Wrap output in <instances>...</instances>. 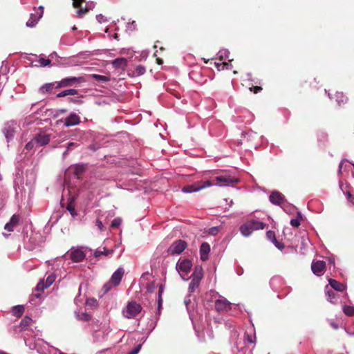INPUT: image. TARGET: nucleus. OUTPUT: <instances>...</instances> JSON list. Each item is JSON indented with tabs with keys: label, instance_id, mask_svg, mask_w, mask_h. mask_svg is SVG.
Here are the masks:
<instances>
[{
	"label": "nucleus",
	"instance_id": "obj_1",
	"mask_svg": "<svg viewBox=\"0 0 354 354\" xmlns=\"http://www.w3.org/2000/svg\"><path fill=\"white\" fill-rule=\"evenodd\" d=\"M265 225L264 223L252 219L243 224L240 227V232L243 236H248L254 230L263 229Z\"/></svg>",
	"mask_w": 354,
	"mask_h": 354
},
{
	"label": "nucleus",
	"instance_id": "obj_2",
	"mask_svg": "<svg viewBox=\"0 0 354 354\" xmlns=\"http://www.w3.org/2000/svg\"><path fill=\"white\" fill-rule=\"evenodd\" d=\"M18 129L19 126L14 120H10L4 123L2 129V133L4 135L7 142H10L13 140Z\"/></svg>",
	"mask_w": 354,
	"mask_h": 354
},
{
	"label": "nucleus",
	"instance_id": "obj_3",
	"mask_svg": "<svg viewBox=\"0 0 354 354\" xmlns=\"http://www.w3.org/2000/svg\"><path fill=\"white\" fill-rule=\"evenodd\" d=\"M142 306L137 302L132 301L128 302L126 308L122 310V315L124 317L132 319L138 315L142 311Z\"/></svg>",
	"mask_w": 354,
	"mask_h": 354
},
{
	"label": "nucleus",
	"instance_id": "obj_4",
	"mask_svg": "<svg viewBox=\"0 0 354 354\" xmlns=\"http://www.w3.org/2000/svg\"><path fill=\"white\" fill-rule=\"evenodd\" d=\"M214 185L211 180H201L194 183V184L185 186L182 188V192L184 193L196 192L207 187Z\"/></svg>",
	"mask_w": 354,
	"mask_h": 354
},
{
	"label": "nucleus",
	"instance_id": "obj_5",
	"mask_svg": "<svg viewBox=\"0 0 354 354\" xmlns=\"http://www.w3.org/2000/svg\"><path fill=\"white\" fill-rule=\"evenodd\" d=\"M238 178L234 176H231L227 174L216 176L214 181H211L214 185L218 186H228L231 184L237 183Z\"/></svg>",
	"mask_w": 354,
	"mask_h": 354
},
{
	"label": "nucleus",
	"instance_id": "obj_6",
	"mask_svg": "<svg viewBox=\"0 0 354 354\" xmlns=\"http://www.w3.org/2000/svg\"><path fill=\"white\" fill-rule=\"evenodd\" d=\"M187 243L181 239L174 241L168 248L167 252L171 255L181 254L187 248Z\"/></svg>",
	"mask_w": 354,
	"mask_h": 354
},
{
	"label": "nucleus",
	"instance_id": "obj_7",
	"mask_svg": "<svg viewBox=\"0 0 354 354\" xmlns=\"http://www.w3.org/2000/svg\"><path fill=\"white\" fill-rule=\"evenodd\" d=\"M73 5L75 8H78L77 11V16L82 17L88 11L92 10L95 4L93 2L86 3L84 8L82 7V3L84 2V0H73Z\"/></svg>",
	"mask_w": 354,
	"mask_h": 354
},
{
	"label": "nucleus",
	"instance_id": "obj_8",
	"mask_svg": "<svg viewBox=\"0 0 354 354\" xmlns=\"http://www.w3.org/2000/svg\"><path fill=\"white\" fill-rule=\"evenodd\" d=\"M232 304L225 297H221L215 301V309L218 313H227L232 308Z\"/></svg>",
	"mask_w": 354,
	"mask_h": 354
},
{
	"label": "nucleus",
	"instance_id": "obj_9",
	"mask_svg": "<svg viewBox=\"0 0 354 354\" xmlns=\"http://www.w3.org/2000/svg\"><path fill=\"white\" fill-rule=\"evenodd\" d=\"M35 13H31L30 19L26 22V26L30 28L35 27L44 14V7L39 6Z\"/></svg>",
	"mask_w": 354,
	"mask_h": 354
},
{
	"label": "nucleus",
	"instance_id": "obj_10",
	"mask_svg": "<svg viewBox=\"0 0 354 354\" xmlns=\"http://www.w3.org/2000/svg\"><path fill=\"white\" fill-rule=\"evenodd\" d=\"M192 266V263L191 261H189V259H185L181 261H178V262L176 264V270L180 274L182 279H186L183 277V273L187 274L188 272H189Z\"/></svg>",
	"mask_w": 354,
	"mask_h": 354
},
{
	"label": "nucleus",
	"instance_id": "obj_11",
	"mask_svg": "<svg viewBox=\"0 0 354 354\" xmlns=\"http://www.w3.org/2000/svg\"><path fill=\"white\" fill-rule=\"evenodd\" d=\"M66 255L69 257L73 262L76 263L82 261L86 256L83 250L80 248H72L67 252Z\"/></svg>",
	"mask_w": 354,
	"mask_h": 354
},
{
	"label": "nucleus",
	"instance_id": "obj_12",
	"mask_svg": "<svg viewBox=\"0 0 354 354\" xmlns=\"http://www.w3.org/2000/svg\"><path fill=\"white\" fill-rule=\"evenodd\" d=\"M84 82V79L82 77H71L62 79L59 83H57V88H61L64 86H72L77 83Z\"/></svg>",
	"mask_w": 354,
	"mask_h": 354
},
{
	"label": "nucleus",
	"instance_id": "obj_13",
	"mask_svg": "<svg viewBox=\"0 0 354 354\" xmlns=\"http://www.w3.org/2000/svg\"><path fill=\"white\" fill-rule=\"evenodd\" d=\"M326 263L323 261H313L311 270L317 276H322L325 270Z\"/></svg>",
	"mask_w": 354,
	"mask_h": 354
},
{
	"label": "nucleus",
	"instance_id": "obj_14",
	"mask_svg": "<svg viewBox=\"0 0 354 354\" xmlns=\"http://www.w3.org/2000/svg\"><path fill=\"white\" fill-rule=\"evenodd\" d=\"M270 201L274 205H281L283 204L285 201L284 196L279 192L277 191H273L270 196H269Z\"/></svg>",
	"mask_w": 354,
	"mask_h": 354
},
{
	"label": "nucleus",
	"instance_id": "obj_15",
	"mask_svg": "<svg viewBox=\"0 0 354 354\" xmlns=\"http://www.w3.org/2000/svg\"><path fill=\"white\" fill-rule=\"evenodd\" d=\"M20 218L19 214H13L9 222L5 225L4 229L9 232H13L15 227L19 224Z\"/></svg>",
	"mask_w": 354,
	"mask_h": 354
},
{
	"label": "nucleus",
	"instance_id": "obj_16",
	"mask_svg": "<svg viewBox=\"0 0 354 354\" xmlns=\"http://www.w3.org/2000/svg\"><path fill=\"white\" fill-rule=\"evenodd\" d=\"M80 122V118L75 113H71L64 120V126L66 127H73L79 124Z\"/></svg>",
	"mask_w": 354,
	"mask_h": 354
},
{
	"label": "nucleus",
	"instance_id": "obj_17",
	"mask_svg": "<svg viewBox=\"0 0 354 354\" xmlns=\"http://www.w3.org/2000/svg\"><path fill=\"white\" fill-rule=\"evenodd\" d=\"M124 270L122 268H118L112 274L111 277V282L113 286H118L122 280V278L124 275Z\"/></svg>",
	"mask_w": 354,
	"mask_h": 354
},
{
	"label": "nucleus",
	"instance_id": "obj_18",
	"mask_svg": "<svg viewBox=\"0 0 354 354\" xmlns=\"http://www.w3.org/2000/svg\"><path fill=\"white\" fill-rule=\"evenodd\" d=\"M210 252V245L207 242H203L200 247V256L203 261H206L209 259Z\"/></svg>",
	"mask_w": 354,
	"mask_h": 354
},
{
	"label": "nucleus",
	"instance_id": "obj_19",
	"mask_svg": "<svg viewBox=\"0 0 354 354\" xmlns=\"http://www.w3.org/2000/svg\"><path fill=\"white\" fill-rule=\"evenodd\" d=\"M34 140L37 145L44 146L50 142V135L46 133H40L34 138Z\"/></svg>",
	"mask_w": 354,
	"mask_h": 354
},
{
	"label": "nucleus",
	"instance_id": "obj_20",
	"mask_svg": "<svg viewBox=\"0 0 354 354\" xmlns=\"http://www.w3.org/2000/svg\"><path fill=\"white\" fill-rule=\"evenodd\" d=\"M68 171L73 172L77 178H80L85 171V165L77 164L69 167Z\"/></svg>",
	"mask_w": 354,
	"mask_h": 354
},
{
	"label": "nucleus",
	"instance_id": "obj_21",
	"mask_svg": "<svg viewBox=\"0 0 354 354\" xmlns=\"http://www.w3.org/2000/svg\"><path fill=\"white\" fill-rule=\"evenodd\" d=\"M283 283V279L280 276L273 277L270 281V286L274 291H277Z\"/></svg>",
	"mask_w": 354,
	"mask_h": 354
},
{
	"label": "nucleus",
	"instance_id": "obj_22",
	"mask_svg": "<svg viewBox=\"0 0 354 354\" xmlns=\"http://www.w3.org/2000/svg\"><path fill=\"white\" fill-rule=\"evenodd\" d=\"M55 280V276L54 274H50L48 276V277L46 279L45 283L43 282L39 283L37 286V290H44V288H48L50 286L53 284V283Z\"/></svg>",
	"mask_w": 354,
	"mask_h": 354
},
{
	"label": "nucleus",
	"instance_id": "obj_23",
	"mask_svg": "<svg viewBox=\"0 0 354 354\" xmlns=\"http://www.w3.org/2000/svg\"><path fill=\"white\" fill-rule=\"evenodd\" d=\"M111 64H112L113 66L116 69H118V68L124 69V68L127 65V60L123 57L117 58V59L113 60Z\"/></svg>",
	"mask_w": 354,
	"mask_h": 354
},
{
	"label": "nucleus",
	"instance_id": "obj_24",
	"mask_svg": "<svg viewBox=\"0 0 354 354\" xmlns=\"http://www.w3.org/2000/svg\"><path fill=\"white\" fill-rule=\"evenodd\" d=\"M330 286L335 290L338 292H342L345 290L346 286L343 283H339L335 279H329Z\"/></svg>",
	"mask_w": 354,
	"mask_h": 354
},
{
	"label": "nucleus",
	"instance_id": "obj_25",
	"mask_svg": "<svg viewBox=\"0 0 354 354\" xmlns=\"http://www.w3.org/2000/svg\"><path fill=\"white\" fill-rule=\"evenodd\" d=\"M203 277V270L201 266H197L194 268V272L192 275V279L201 281Z\"/></svg>",
	"mask_w": 354,
	"mask_h": 354
},
{
	"label": "nucleus",
	"instance_id": "obj_26",
	"mask_svg": "<svg viewBox=\"0 0 354 354\" xmlns=\"http://www.w3.org/2000/svg\"><path fill=\"white\" fill-rule=\"evenodd\" d=\"M113 252V250H108L105 247L97 249L95 252L94 255L95 257H99L102 254H104L105 256H110Z\"/></svg>",
	"mask_w": 354,
	"mask_h": 354
},
{
	"label": "nucleus",
	"instance_id": "obj_27",
	"mask_svg": "<svg viewBox=\"0 0 354 354\" xmlns=\"http://www.w3.org/2000/svg\"><path fill=\"white\" fill-rule=\"evenodd\" d=\"M327 300L330 303L335 304L337 301V294L334 290H326Z\"/></svg>",
	"mask_w": 354,
	"mask_h": 354
},
{
	"label": "nucleus",
	"instance_id": "obj_28",
	"mask_svg": "<svg viewBox=\"0 0 354 354\" xmlns=\"http://www.w3.org/2000/svg\"><path fill=\"white\" fill-rule=\"evenodd\" d=\"M77 94V91L74 88H70L62 91L57 95V97H63L67 95H75Z\"/></svg>",
	"mask_w": 354,
	"mask_h": 354
},
{
	"label": "nucleus",
	"instance_id": "obj_29",
	"mask_svg": "<svg viewBox=\"0 0 354 354\" xmlns=\"http://www.w3.org/2000/svg\"><path fill=\"white\" fill-rule=\"evenodd\" d=\"M55 84L54 83H48L43 86H41L39 88V91L41 93H47L50 92L53 88H54Z\"/></svg>",
	"mask_w": 354,
	"mask_h": 354
},
{
	"label": "nucleus",
	"instance_id": "obj_30",
	"mask_svg": "<svg viewBox=\"0 0 354 354\" xmlns=\"http://www.w3.org/2000/svg\"><path fill=\"white\" fill-rule=\"evenodd\" d=\"M231 62V60H229V62H223V63H217V62H215V66L216 67V68L218 69V71H221V70H223L225 68L226 69H230L232 68V64H230Z\"/></svg>",
	"mask_w": 354,
	"mask_h": 354
},
{
	"label": "nucleus",
	"instance_id": "obj_31",
	"mask_svg": "<svg viewBox=\"0 0 354 354\" xmlns=\"http://www.w3.org/2000/svg\"><path fill=\"white\" fill-rule=\"evenodd\" d=\"M165 286L162 284H160L159 286V290H158V310L160 309L162 304V295L164 292Z\"/></svg>",
	"mask_w": 354,
	"mask_h": 354
},
{
	"label": "nucleus",
	"instance_id": "obj_32",
	"mask_svg": "<svg viewBox=\"0 0 354 354\" xmlns=\"http://www.w3.org/2000/svg\"><path fill=\"white\" fill-rule=\"evenodd\" d=\"M24 310V306L19 305L12 307V312L15 316L19 317L22 315Z\"/></svg>",
	"mask_w": 354,
	"mask_h": 354
},
{
	"label": "nucleus",
	"instance_id": "obj_33",
	"mask_svg": "<svg viewBox=\"0 0 354 354\" xmlns=\"http://www.w3.org/2000/svg\"><path fill=\"white\" fill-rule=\"evenodd\" d=\"M91 77L97 82H107L110 80L109 77L101 75L98 74H91Z\"/></svg>",
	"mask_w": 354,
	"mask_h": 354
},
{
	"label": "nucleus",
	"instance_id": "obj_34",
	"mask_svg": "<svg viewBox=\"0 0 354 354\" xmlns=\"http://www.w3.org/2000/svg\"><path fill=\"white\" fill-rule=\"evenodd\" d=\"M200 283L201 281L192 279L189 285V292H194L195 290L199 286Z\"/></svg>",
	"mask_w": 354,
	"mask_h": 354
},
{
	"label": "nucleus",
	"instance_id": "obj_35",
	"mask_svg": "<svg viewBox=\"0 0 354 354\" xmlns=\"http://www.w3.org/2000/svg\"><path fill=\"white\" fill-rule=\"evenodd\" d=\"M347 97H345L342 93H336V102L338 105H341L342 104H344L347 102Z\"/></svg>",
	"mask_w": 354,
	"mask_h": 354
},
{
	"label": "nucleus",
	"instance_id": "obj_36",
	"mask_svg": "<svg viewBox=\"0 0 354 354\" xmlns=\"http://www.w3.org/2000/svg\"><path fill=\"white\" fill-rule=\"evenodd\" d=\"M32 322V320L31 318L26 317L21 321L20 325L21 328L26 329L28 326L31 324Z\"/></svg>",
	"mask_w": 354,
	"mask_h": 354
},
{
	"label": "nucleus",
	"instance_id": "obj_37",
	"mask_svg": "<svg viewBox=\"0 0 354 354\" xmlns=\"http://www.w3.org/2000/svg\"><path fill=\"white\" fill-rule=\"evenodd\" d=\"M344 313L348 316L354 315V306H343Z\"/></svg>",
	"mask_w": 354,
	"mask_h": 354
},
{
	"label": "nucleus",
	"instance_id": "obj_38",
	"mask_svg": "<svg viewBox=\"0 0 354 354\" xmlns=\"http://www.w3.org/2000/svg\"><path fill=\"white\" fill-rule=\"evenodd\" d=\"M229 55H230V52L227 49L221 50L218 53V57H219L220 60H225V59H226L227 58H228Z\"/></svg>",
	"mask_w": 354,
	"mask_h": 354
},
{
	"label": "nucleus",
	"instance_id": "obj_39",
	"mask_svg": "<svg viewBox=\"0 0 354 354\" xmlns=\"http://www.w3.org/2000/svg\"><path fill=\"white\" fill-rule=\"evenodd\" d=\"M75 315L77 316V318L80 320H84V321H88L91 319L90 315L87 314L86 313H77L75 312Z\"/></svg>",
	"mask_w": 354,
	"mask_h": 354
},
{
	"label": "nucleus",
	"instance_id": "obj_40",
	"mask_svg": "<svg viewBox=\"0 0 354 354\" xmlns=\"http://www.w3.org/2000/svg\"><path fill=\"white\" fill-rule=\"evenodd\" d=\"M145 67L142 65H139L136 67L134 73L137 75H142L145 73Z\"/></svg>",
	"mask_w": 354,
	"mask_h": 354
},
{
	"label": "nucleus",
	"instance_id": "obj_41",
	"mask_svg": "<svg viewBox=\"0 0 354 354\" xmlns=\"http://www.w3.org/2000/svg\"><path fill=\"white\" fill-rule=\"evenodd\" d=\"M37 145V143L35 142V140L33 139H32L30 141H29L25 146V149L27 150L28 151L32 150L35 146Z\"/></svg>",
	"mask_w": 354,
	"mask_h": 354
},
{
	"label": "nucleus",
	"instance_id": "obj_42",
	"mask_svg": "<svg viewBox=\"0 0 354 354\" xmlns=\"http://www.w3.org/2000/svg\"><path fill=\"white\" fill-rule=\"evenodd\" d=\"M142 344H137L134 348H133L131 351H129L127 354H138L141 348H142Z\"/></svg>",
	"mask_w": 354,
	"mask_h": 354
},
{
	"label": "nucleus",
	"instance_id": "obj_43",
	"mask_svg": "<svg viewBox=\"0 0 354 354\" xmlns=\"http://www.w3.org/2000/svg\"><path fill=\"white\" fill-rule=\"evenodd\" d=\"M112 285L113 283L111 282V281H109L103 286L102 291L104 292V294H106L111 290L112 288Z\"/></svg>",
	"mask_w": 354,
	"mask_h": 354
},
{
	"label": "nucleus",
	"instance_id": "obj_44",
	"mask_svg": "<svg viewBox=\"0 0 354 354\" xmlns=\"http://www.w3.org/2000/svg\"><path fill=\"white\" fill-rule=\"evenodd\" d=\"M122 223V219L119 217L114 218L111 222V227H118Z\"/></svg>",
	"mask_w": 354,
	"mask_h": 354
},
{
	"label": "nucleus",
	"instance_id": "obj_45",
	"mask_svg": "<svg viewBox=\"0 0 354 354\" xmlns=\"http://www.w3.org/2000/svg\"><path fill=\"white\" fill-rule=\"evenodd\" d=\"M41 66L45 67L48 66L51 61L49 59L40 58L38 61Z\"/></svg>",
	"mask_w": 354,
	"mask_h": 354
},
{
	"label": "nucleus",
	"instance_id": "obj_46",
	"mask_svg": "<svg viewBox=\"0 0 354 354\" xmlns=\"http://www.w3.org/2000/svg\"><path fill=\"white\" fill-rule=\"evenodd\" d=\"M266 236H267L268 239H269L272 242H273L274 241V239H276L275 234L272 230H270V231L267 232Z\"/></svg>",
	"mask_w": 354,
	"mask_h": 354
},
{
	"label": "nucleus",
	"instance_id": "obj_47",
	"mask_svg": "<svg viewBox=\"0 0 354 354\" xmlns=\"http://www.w3.org/2000/svg\"><path fill=\"white\" fill-rule=\"evenodd\" d=\"M290 225L292 227H298L300 225V221L299 218H292L290 220Z\"/></svg>",
	"mask_w": 354,
	"mask_h": 354
},
{
	"label": "nucleus",
	"instance_id": "obj_48",
	"mask_svg": "<svg viewBox=\"0 0 354 354\" xmlns=\"http://www.w3.org/2000/svg\"><path fill=\"white\" fill-rule=\"evenodd\" d=\"M67 210L71 213V214L73 216H75L77 214L76 212H75V207H74V206L71 203H69L67 205Z\"/></svg>",
	"mask_w": 354,
	"mask_h": 354
},
{
	"label": "nucleus",
	"instance_id": "obj_49",
	"mask_svg": "<svg viewBox=\"0 0 354 354\" xmlns=\"http://www.w3.org/2000/svg\"><path fill=\"white\" fill-rule=\"evenodd\" d=\"M82 288V285L81 284L79 288V295L74 299V301L77 305H79L80 303L81 304L82 302V299H80Z\"/></svg>",
	"mask_w": 354,
	"mask_h": 354
},
{
	"label": "nucleus",
	"instance_id": "obj_50",
	"mask_svg": "<svg viewBox=\"0 0 354 354\" xmlns=\"http://www.w3.org/2000/svg\"><path fill=\"white\" fill-rule=\"evenodd\" d=\"M275 247L278 248L279 250H282L284 248L283 243L279 242L277 239H274V241L272 242Z\"/></svg>",
	"mask_w": 354,
	"mask_h": 354
},
{
	"label": "nucleus",
	"instance_id": "obj_51",
	"mask_svg": "<svg viewBox=\"0 0 354 354\" xmlns=\"http://www.w3.org/2000/svg\"><path fill=\"white\" fill-rule=\"evenodd\" d=\"M219 231L218 227H212L209 230V234L212 235H216Z\"/></svg>",
	"mask_w": 354,
	"mask_h": 354
},
{
	"label": "nucleus",
	"instance_id": "obj_52",
	"mask_svg": "<svg viewBox=\"0 0 354 354\" xmlns=\"http://www.w3.org/2000/svg\"><path fill=\"white\" fill-rule=\"evenodd\" d=\"M246 335V339L248 341V342L250 343V344H252L255 341V336H252V335H249L248 334H245Z\"/></svg>",
	"mask_w": 354,
	"mask_h": 354
},
{
	"label": "nucleus",
	"instance_id": "obj_53",
	"mask_svg": "<svg viewBox=\"0 0 354 354\" xmlns=\"http://www.w3.org/2000/svg\"><path fill=\"white\" fill-rule=\"evenodd\" d=\"M127 28L130 30H133L136 29V22L133 21L131 23H129L127 25Z\"/></svg>",
	"mask_w": 354,
	"mask_h": 354
},
{
	"label": "nucleus",
	"instance_id": "obj_54",
	"mask_svg": "<svg viewBox=\"0 0 354 354\" xmlns=\"http://www.w3.org/2000/svg\"><path fill=\"white\" fill-rule=\"evenodd\" d=\"M96 225L97 226V227L99 228V230L100 231L104 230V225H103V223H102V222L101 221L97 219L96 221Z\"/></svg>",
	"mask_w": 354,
	"mask_h": 354
},
{
	"label": "nucleus",
	"instance_id": "obj_55",
	"mask_svg": "<svg viewBox=\"0 0 354 354\" xmlns=\"http://www.w3.org/2000/svg\"><path fill=\"white\" fill-rule=\"evenodd\" d=\"M96 19H97V20L100 23H102V22H103V21H105V19H104V17L102 15H101V14L97 15L96 16Z\"/></svg>",
	"mask_w": 354,
	"mask_h": 354
},
{
	"label": "nucleus",
	"instance_id": "obj_56",
	"mask_svg": "<svg viewBox=\"0 0 354 354\" xmlns=\"http://www.w3.org/2000/svg\"><path fill=\"white\" fill-rule=\"evenodd\" d=\"M261 87L260 86H254L252 88H250V90L252 91H253L254 93H257L258 92H259L260 91H261Z\"/></svg>",
	"mask_w": 354,
	"mask_h": 354
},
{
	"label": "nucleus",
	"instance_id": "obj_57",
	"mask_svg": "<svg viewBox=\"0 0 354 354\" xmlns=\"http://www.w3.org/2000/svg\"><path fill=\"white\" fill-rule=\"evenodd\" d=\"M155 288L154 283H152L147 286V289L149 292H153Z\"/></svg>",
	"mask_w": 354,
	"mask_h": 354
},
{
	"label": "nucleus",
	"instance_id": "obj_58",
	"mask_svg": "<svg viewBox=\"0 0 354 354\" xmlns=\"http://www.w3.org/2000/svg\"><path fill=\"white\" fill-rule=\"evenodd\" d=\"M344 161H346V160L343 159V160L341 161V162H340V164H339V169H338V173H339V174H341V173H342V165H343V162H344Z\"/></svg>",
	"mask_w": 354,
	"mask_h": 354
},
{
	"label": "nucleus",
	"instance_id": "obj_59",
	"mask_svg": "<svg viewBox=\"0 0 354 354\" xmlns=\"http://www.w3.org/2000/svg\"><path fill=\"white\" fill-rule=\"evenodd\" d=\"M346 198H347L348 200H349L351 201H352L353 196H352L351 194L349 192H347L346 193Z\"/></svg>",
	"mask_w": 354,
	"mask_h": 354
},
{
	"label": "nucleus",
	"instance_id": "obj_60",
	"mask_svg": "<svg viewBox=\"0 0 354 354\" xmlns=\"http://www.w3.org/2000/svg\"><path fill=\"white\" fill-rule=\"evenodd\" d=\"M330 326L334 328V329H337L339 328V326L337 324L335 323V322H331L330 323Z\"/></svg>",
	"mask_w": 354,
	"mask_h": 354
},
{
	"label": "nucleus",
	"instance_id": "obj_61",
	"mask_svg": "<svg viewBox=\"0 0 354 354\" xmlns=\"http://www.w3.org/2000/svg\"><path fill=\"white\" fill-rule=\"evenodd\" d=\"M76 145L74 142L68 143L67 149H70L71 147H75Z\"/></svg>",
	"mask_w": 354,
	"mask_h": 354
},
{
	"label": "nucleus",
	"instance_id": "obj_62",
	"mask_svg": "<svg viewBox=\"0 0 354 354\" xmlns=\"http://www.w3.org/2000/svg\"><path fill=\"white\" fill-rule=\"evenodd\" d=\"M190 302H191V301H190V299H185L184 303H185V306H187V308H188V305H189V304Z\"/></svg>",
	"mask_w": 354,
	"mask_h": 354
},
{
	"label": "nucleus",
	"instance_id": "obj_63",
	"mask_svg": "<svg viewBox=\"0 0 354 354\" xmlns=\"http://www.w3.org/2000/svg\"><path fill=\"white\" fill-rule=\"evenodd\" d=\"M38 345H39V342H36V343H35V346H34V348H35V349H37L39 352H40V351H39V348H38Z\"/></svg>",
	"mask_w": 354,
	"mask_h": 354
},
{
	"label": "nucleus",
	"instance_id": "obj_64",
	"mask_svg": "<svg viewBox=\"0 0 354 354\" xmlns=\"http://www.w3.org/2000/svg\"><path fill=\"white\" fill-rule=\"evenodd\" d=\"M157 62H158V64H161L162 63V60L161 59L158 58L157 59Z\"/></svg>",
	"mask_w": 354,
	"mask_h": 354
}]
</instances>
